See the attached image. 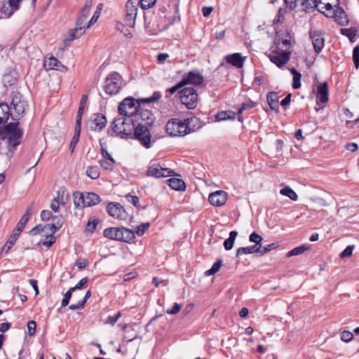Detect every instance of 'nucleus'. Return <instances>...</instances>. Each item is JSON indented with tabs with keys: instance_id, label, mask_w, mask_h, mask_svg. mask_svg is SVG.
<instances>
[{
	"instance_id": "obj_62",
	"label": "nucleus",
	"mask_w": 359,
	"mask_h": 359,
	"mask_svg": "<svg viewBox=\"0 0 359 359\" xmlns=\"http://www.w3.org/2000/svg\"><path fill=\"white\" fill-rule=\"evenodd\" d=\"M353 246L352 245H348L347 246L340 254V257L341 258H345V257H350L352 253H353Z\"/></svg>"
},
{
	"instance_id": "obj_26",
	"label": "nucleus",
	"mask_w": 359,
	"mask_h": 359,
	"mask_svg": "<svg viewBox=\"0 0 359 359\" xmlns=\"http://www.w3.org/2000/svg\"><path fill=\"white\" fill-rule=\"evenodd\" d=\"M236 114L231 111H222L215 115V120L217 121H222L226 120H234Z\"/></svg>"
},
{
	"instance_id": "obj_32",
	"label": "nucleus",
	"mask_w": 359,
	"mask_h": 359,
	"mask_svg": "<svg viewBox=\"0 0 359 359\" xmlns=\"http://www.w3.org/2000/svg\"><path fill=\"white\" fill-rule=\"evenodd\" d=\"M291 73L293 75V83L292 88L294 89H299L301 87V78L302 74L296 70L294 68L290 69Z\"/></svg>"
},
{
	"instance_id": "obj_36",
	"label": "nucleus",
	"mask_w": 359,
	"mask_h": 359,
	"mask_svg": "<svg viewBox=\"0 0 359 359\" xmlns=\"http://www.w3.org/2000/svg\"><path fill=\"white\" fill-rule=\"evenodd\" d=\"M68 198H69V194L67 192V190L65 188L61 187L57 191V197L55 198L57 201H59L60 204L65 205L67 203Z\"/></svg>"
},
{
	"instance_id": "obj_22",
	"label": "nucleus",
	"mask_w": 359,
	"mask_h": 359,
	"mask_svg": "<svg viewBox=\"0 0 359 359\" xmlns=\"http://www.w3.org/2000/svg\"><path fill=\"white\" fill-rule=\"evenodd\" d=\"M165 129L170 136L176 137L180 134V119L172 118L168 121Z\"/></svg>"
},
{
	"instance_id": "obj_13",
	"label": "nucleus",
	"mask_w": 359,
	"mask_h": 359,
	"mask_svg": "<svg viewBox=\"0 0 359 359\" xmlns=\"http://www.w3.org/2000/svg\"><path fill=\"white\" fill-rule=\"evenodd\" d=\"M147 175L158 178L166 177L172 175L178 176L179 175H175L174 171L169 168H163L159 165L154 164L148 168Z\"/></svg>"
},
{
	"instance_id": "obj_38",
	"label": "nucleus",
	"mask_w": 359,
	"mask_h": 359,
	"mask_svg": "<svg viewBox=\"0 0 359 359\" xmlns=\"http://www.w3.org/2000/svg\"><path fill=\"white\" fill-rule=\"evenodd\" d=\"M309 249V246H306V245H303L294 248L292 250L289 251L287 254V256L288 257H292V256L299 255H302V253H304L306 250H307Z\"/></svg>"
},
{
	"instance_id": "obj_12",
	"label": "nucleus",
	"mask_w": 359,
	"mask_h": 359,
	"mask_svg": "<svg viewBox=\"0 0 359 359\" xmlns=\"http://www.w3.org/2000/svg\"><path fill=\"white\" fill-rule=\"evenodd\" d=\"M62 226V218L60 217L55 224H47L44 226L41 224H38L34 228H32L29 234L32 236H36L38 234H41L42 232L47 231L48 233L50 231V233H55L57 229H59Z\"/></svg>"
},
{
	"instance_id": "obj_64",
	"label": "nucleus",
	"mask_w": 359,
	"mask_h": 359,
	"mask_svg": "<svg viewBox=\"0 0 359 359\" xmlns=\"http://www.w3.org/2000/svg\"><path fill=\"white\" fill-rule=\"evenodd\" d=\"M88 282V278H83L79 282L74 286L71 287V290L75 291L76 290L81 289Z\"/></svg>"
},
{
	"instance_id": "obj_17",
	"label": "nucleus",
	"mask_w": 359,
	"mask_h": 359,
	"mask_svg": "<svg viewBox=\"0 0 359 359\" xmlns=\"http://www.w3.org/2000/svg\"><path fill=\"white\" fill-rule=\"evenodd\" d=\"M43 66L47 70L55 69L60 72H64L67 69V67L53 55L46 56L45 57Z\"/></svg>"
},
{
	"instance_id": "obj_34",
	"label": "nucleus",
	"mask_w": 359,
	"mask_h": 359,
	"mask_svg": "<svg viewBox=\"0 0 359 359\" xmlns=\"http://www.w3.org/2000/svg\"><path fill=\"white\" fill-rule=\"evenodd\" d=\"M99 163L104 170L112 171L116 161L113 158H110V159L100 160Z\"/></svg>"
},
{
	"instance_id": "obj_5",
	"label": "nucleus",
	"mask_w": 359,
	"mask_h": 359,
	"mask_svg": "<svg viewBox=\"0 0 359 359\" xmlns=\"http://www.w3.org/2000/svg\"><path fill=\"white\" fill-rule=\"evenodd\" d=\"M181 104V136L195 132L201 128L199 119L193 115L192 113L182 111Z\"/></svg>"
},
{
	"instance_id": "obj_40",
	"label": "nucleus",
	"mask_w": 359,
	"mask_h": 359,
	"mask_svg": "<svg viewBox=\"0 0 359 359\" xmlns=\"http://www.w3.org/2000/svg\"><path fill=\"white\" fill-rule=\"evenodd\" d=\"M20 233H21L15 231V230L14 229L13 233L11 235L8 241L5 244L4 248H6L8 250H10L15 243L18 237L20 236Z\"/></svg>"
},
{
	"instance_id": "obj_28",
	"label": "nucleus",
	"mask_w": 359,
	"mask_h": 359,
	"mask_svg": "<svg viewBox=\"0 0 359 359\" xmlns=\"http://www.w3.org/2000/svg\"><path fill=\"white\" fill-rule=\"evenodd\" d=\"M333 18L341 25H344L345 23L348 22L344 11L339 6H337L335 10V14Z\"/></svg>"
},
{
	"instance_id": "obj_6",
	"label": "nucleus",
	"mask_w": 359,
	"mask_h": 359,
	"mask_svg": "<svg viewBox=\"0 0 359 359\" xmlns=\"http://www.w3.org/2000/svg\"><path fill=\"white\" fill-rule=\"evenodd\" d=\"M123 86L121 76L117 72H113L105 79L104 90L109 95L118 93Z\"/></svg>"
},
{
	"instance_id": "obj_52",
	"label": "nucleus",
	"mask_w": 359,
	"mask_h": 359,
	"mask_svg": "<svg viewBox=\"0 0 359 359\" xmlns=\"http://www.w3.org/2000/svg\"><path fill=\"white\" fill-rule=\"evenodd\" d=\"M149 222L141 224L140 225L137 226L135 233H137L138 236H142L146 231V230L149 227Z\"/></svg>"
},
{
	"instance_id": "obj_57",
	"label": "nucleus",
	"mask_w": 359,
	"mask_h": 359,
	"mask_svg": "<svg viewBox=\"0 0 359 359\" xmlns=\"http://www.w3.org/2000/svg\"><path fill=\"white\" fill-rule=\"evenodd\" d=\"M180 82L176 83L174 86L172 88H168L166 90V97H169L171 95L174 94L175 93H177V94L180 93Z\"/></svg>"
},
{
	"instance_id": "obj_4",
	"label": "nucleus",
	"mask_w": 359,
	"mask_h": 359,
	"mask_svg": "<svg viewBox=\"0 0 359 359\" xmlns=\"http://www.w3.org/2000/svg\"><path fill=\"white\" fill-rule=\"evenodd\" d=\"M18 122H13L7 124L3 129L0 135H2V138L5 136H8V143L10 146L15 148L21 142L22 137V130L18 128Z\"/></svg>"
},
{
	"instance_id": "obj_30",
	"label": "nucleus",
	"mask_w": 359,
	"mask_h": 359,
	"mask_svg": "<svg viewBox=\"0 0 359 359\" xmlns=\"http://www.w3.org/2000/svg\"><path fill=\"white\" fill-rule=\"evenodd\" d=\"M259 247L257 245H252L249 247H241L237 249L236 257H239L243 255L252 254L255 252H259Z\"/></svg>"
},
{
	"instance_id": "obj_47",
	"label": "nucleus",
	"mask_w": 359,
	"mask_h": 359,
	"mask_svg": "<svg viewBox=\"0 0 359 359\" xmlns=\"http://www.w3.org/2000/svg\"><path fill=\"white\" fill-rule=\"evenodd\" d=\"M249 240L250 242L255 243V245H257V247H259V249L262 247V238L259 234H257L255 232L252 233L250 235Z\"/></svg>"
},
{
	"instance_id": "obj_37",
	"label": "nucleus",
	"mask_w": 359,
	"mask_h": 359,
	"mask_svg": "<svg viewBox=\"0 0 359 359\" xmlns=\"http://www.w3.org/2000/svg\"><path fill=\"white\" fill-rule=\"evenodd\" d=\"M222 265V259H217L212 266V267L205 272V276H210L218 272Z\"/></svg>"
},
{
	"instance_id": "obj_45",
	"label": "nucleus",
	"mask_w": 359,
	"mask_h": 359,
	"mask_svg": "<svg viewBox=\"0 0 359 359\" xmlns=\"http://www.w3.org/2000/svg\"><path fill=\"white\" fill-rule=\"evenodd\" d=\"M92 5L93 0H86L84 6L82 7L81 10V15H84L86 18H88L90 13V8Z\"/></svg>"
},
{
	"instance_id": "obj_51",
	"label": "nucleus",
	"mask_w": 359,
	"mask_h": 359,
	"mask_svg": "<svg viewBox=\"0 0 359 359\" xmlns=\"http://www.w3.org/2000/svg\"><path fill=\"white\" fill-rule=\"evenodd\" d=\"M156 0H140V5L142 9H149L153 7Z\"/></svg>"
},
{
	"instance_id": "obj_10",
	"label": "nucleus",
	"mask_w": 359,
	"mask_h": 359,
	"mask_svg": "<svg viewBox=\"0 0 359 359\" xmlns=\"http://www.w3.org/2000/svg\"><path fill=\"white\" fill-rule=\"evenodd\" d=\"M137 15V5L136 0H128L126 4L125 24L130 27H134Z\"/></svg>"
},
{
	"instance_id": "obj_8",
	"label": "nucleus",
	"mask_w": 359,
	"mask_h": 359,
	"mask_svg": "<svg viewBox=\"0 0 359 359\" xmlns=\"http://www.w3.org/2000/svg\"><path fill=\"white\" fill-rule=\"evenodd\" d=\"M149 126L139 123L136 126H134V136L138 140L142 145L146 148L151 147V133L149 129Z\"/></svg>"
},
{
	"instance_id": "obj_1",
	"label": "nucleus",
	"mask_w": 359,
	"mask_h": 359,
	"mask_svg": "<svg viewBox=\"0 0 359 359\" xmlns=\"http://www.w3.org/2000/svg\"><path fill=\"white\" fill-rule=\"evenodd\" d=\"M203 82V76L197 72L191 71L184 75L181 80V104L184 105L186 109H194L198 100L196 90L193 87H187V86L190 84L199 86Z\"/></svg>"
},
{
	"instance_id": "obj_53",
	"label": "nucleus",
	"mask_w": 359,
	"mask_h": 359,
	"mask_svg": "<svg viewBox=\"0 0 359 359\" xmlns=\"http://www.w3.org/2000/svg\"><path fill=\"white\" fill-rule=\"evenodd\" d=\"M299 6L305 12H308L310 9L316 8L313 6L309 0H299Z\"/></svg>"
},
{
	"instance_id": "obj_63",
	"label": "nucleus",
	"mask_w": 359,
	"mask_h": 359,
	"mask_svg": "<svg viewBox=\"0 0 359 359\" xmlns=\"http://www.w3.org/2000/svg\"><path fill=\"white\" fill-rule=\"evenodd\" d=\"M285 4L290 8V10L294 9L298 5H299V0H284Z\"/></svg>"
},
{
	"instance_id": "obj_7",
	"label": "nucleus",
	"mask_w": 359,
	"mask_h": 359,
	"mask_svg": "<svg viewBox=\"0 0 359 359\" xmlns=\"http://www.w3.org/2000/svg\"><path fill=\"white\" fill-rule=\"evenodd\" d=\"M112 129L118 135H131L134 130L133 120L127 118H115L112 123Z\"/></svg>"
},
{
	"instance_id": "obj_59",
	"label": "nucleus",
	"mask_w": 359,
	"mask_h": 359,
	"mask_svg": "<svg viewBox=\"0 0 359 359\" xmlns=\"http://www.w3.org/2000/svg\"><path fill=\"white\" fill-rule=\"evenodd\" d=\"M84 108H85V107L79 105V109H78V111H77V116H76V126H75L81 127V118H82V115H83V111H84Z\"/></svg>"
},
{
	"instance_id": "obj_11",
	"label": "nucleus",
	"mask_w": 359,
	"mask_h": 359,
	"mask_svg": "<svg viewBox=\"0 0 359 359\" xmlns=\"http://www.w3.org/2000/svg\"><path fill=\"white\" fill-rule=\"evenodd\" d=\"M107 211L110 216L119 220L126 221L129 217L128 213L118 203H109L107 206Z\"/></svg>"
},
{
	"instance_id": "obj_19",
	"label": "nucleus",
	"mask_w": 359,
	"mask_h": 359,
	"mask_svg": "<svg viewBox=\"0 0 359 359\" xmlns=\"http://www.w3.org/2000/svg\"><path fill=\"white\" fill-rule=\"evenodd\" d=\"M107 124L105 116L101 114H95L91 117L90 128L95 131H101Z\"/></svg>"
},
{
	"instance_id": "obj_48",
	"label": "nucleus",
	"mask_w": 359,
	"mask_h": 359,
	"mask_svg": "<svg viewBox=\"0 0 359 359\" xmlns=\"http://www.w3.org/2000/svg\"><path fill=\"white\" fill-rule=\"evenodd\" d=\"M256 106V102L249 100L246 102L242 104L241 107L238 111V114H241L244 110L252 109Z\"/></svg>"
},
{
	"instance_id": "obj_3",
	"label": "nucleus",
	"mask_w": 359,
	"mask_h": 359,
	"mask_svg": "<svg viewBox=\"0 0 359 359\" xmlns=\"http://www.w3.org/2000/svg\"><path fill=\"white\" fill-rule=\"evenodd\" d=\"M104 237L111 240L130 243L135 240V232L125 227H110L104 230Z\"/></svg>"
},
{
	"instance_id": "obj_56",
	"label": "nucleus",
	"mask_w": 359,
	"mask_h": 359,
	"mask_svg": "<svg viewBox=\"0 0 359 359\" xmlns=\"http://www.w3.org/2000/svg\"><path fill=\"white\" fill-rule=\"evenodd\" d=\"M73 292L74 291L71 290V288H69V290L65 294L64 298L61 302V305L62 307H65L69 304Z\"/></svg>"
},
{
	"instance_id": "obj_44",
	"label": "nucleus",
	"mask_w": 359,
	"mask_h": 359,
	"mask_svg": "<svg viewBox=\"0 0 359 359\" xmlns=\"http://www.w3.org/2000/svg\"><path fill=\"white\" fill-rule=\"evenodd\" d=\"M102 7H103L102 4H98V6L97 7V11L95 12L93 16L91 18L90 20L88 22V25H86V27H90L92 25H93L95 22H97V20L100 18V11L102 9Z\"/></svg>"
},
{
	"instance_id": "obj_42",
	"label": "nucleus",
	"mask_w": 359,
	"mask_h": 359,
	"mask_svg": "<svg viewBox=\"0 0 359 359\" xmlns=\"http://www.w3.org/2000/svg\"><path fill=\"white\" fill-rule=\"evenodd\" d=\"M21 0H9L8 1V3H9V6L11 7V10L9 12H6V10H4V7L2 8L4 13L8 15V17H10L15 11L18 10V3Z\"/></svg>"
},
{
	"instance_id": "obj_55",
	"label": "nucleus",
	"mask_w": 359,
	"mask_h": 359,
	"mask_svg": "<svg viewBox=\"0 0 359 359\" xmlns=\"http://www.w3.org/2000/svg\"><path fill=\"white\" fill-rule=\"evenodd\" d=\"M353 60L355 68H359V46H357L353 48Z\"/></svg>"
},
{
	"instance_id": "obj_25",
	"label": "nucleus",
	"mask_w": 359,
	"mask_h": 359,
	"mask_svg": "<svg viewBox=\"0 0 359 359\" xmlns=\"http://www.w3.org/2000/svg\"><path fill=\"white\" fill-rule=\"evenodd\" d=\"M267 102L270 107V108L276 111H278L279 104H278V96L275 92H269L266 96Z\"/></svg>"
},
{
	"instance_id": "obj_61",
	"label": "nucleus",
	"mask_w": 359,
	"mask_h": 359,
	"mask_svg": "<svg viewBox=\"0 0 359 359\" xmlns=\"http://www.w3.org/2000/svg\"><path fill=\"white\" fill-rule=\"evenodd\" d=\"M121 316V313L118 311L115 316H109L107 319L105 321L106 324H110L111 325H114L118 318Z\"/></svg>"
},
{
	"instance_id": "obj_15",
	"label": "nucleus",
	"mask_w": 359,
	"mask_h": 359,
	"mask_svg": "<svg viewBox=\"0 0 359 359\" xmlns=\"http://www.w3.org/2000/svg\"><path fill=\"white\" fill-rule=\"evenodd\" d=\"M227 198L228 194L226 191L218 190L209 195L208 201L212 205L219 207L226 203Z\"/></svg>"
},
{
	"instance_id": "obj_60",
	"label": "nucleus",
	"mask_w": 359,
	"mask_h": 359,
	"mask_svg": "<svg viewBox=\"0 0 359 359\" xmlns=\"http://www.w3.org/2000/svg\"><path fill=\"white\" fill-rule=\"evenodd\" d=\"M36 323L34 320H29L27 323V330L29 336H33L36 332Z\"/></svg>"
},
{
	"instance_id": "obj_23",
	"label": "nucleus",
	"mask_w": 359,
	"mask_h": 359,
	"mask_svg": "<svg viewBox=\"0 0 359 359\" xmlns=\"http://www.w3.org/2000/svg\"><path fill=\"white\" fill-rule=\"evenodd\" d=\"M138 111L139 113H137L136 115L139 116L142 121H145L144 125L151 126L154 120L151 111L148 109H141L140 107L138 109Z\"/></svg>"
},
{
	"instance_id": "obj_31",
	"label": "nucleus",
	"mask_w": 359,
	"mask_h": 359,
	"mask_svg": "<svg viewBox=\"0 0 359 359\" xmlns=\"http://www.w3.org/2000/svg\"><path fill=\"white\" fill-rule=\"evenodd\" d=\"M238 235V232L236 231H231L229 233V237L226 238L224 242V247L226 250H230L233 247L234 241Z\"/></svg>"
},
{
	"instance_id": "obj_2",
	"label": "nucleus",
	"mask_w": 359,
	"mask_h": 359,
	"mask_svg": "<svg viewBox=\"0 0 359 359\" xmlns=\"http://www.w3.org/2000/svg\"><path fill=\"white\" fill-rule=\"evenodd\" d=\"M161 97L159 91H155L152 96L148 98H142L138 100L128 97L125 98L118 106V112L121 115L128 116L129 118L136 115L138 112L141 103H151L158 100Z\"/></svg>"
},
{
	"instance_id": "obj_21",
	"label": "nucleus",
	"mask_w": 359,
	"mask_h": 359,
	"mask_svg": "<svg viewBox=\"0 0 359 359\" xmlns=\"http://www.w3.org/2000/svg\"><path fill=\"white\" fill-rule=\"evenodd\" d=\"M224 59L227 63L231 64L236 68H242L245 57H242L240 53H233L227 55L225 56Z\"/></svg>"
},
{
	"instance_id": "obj_49",
	"label": "nucleus",
	"mask_w": 359,
	"mask_h": 359,
	"mask_svg": "<svg viewBox=\"0 0 359 359\" xmlns=\"http://www.w3.org/2000/svg\"><path fill=\"white\" fill-rule=\"evenodd\" d=\"M336 2L337 4L339 3L338 1H336L335 0H330V1L325 2V0L323 1V3H320V4H323L324 6L321 8H318L319 11H322L323 10L326 11H331L333 8V4Z\"/></svg>"
},
{
	"instance_id": "obj_54",
	"label": "nucleus",
	"mask_w": 359,
	"mask_h": 359,
	"mask_svg": "<svg viewBox=\"0 0 359 359\" xmlns=\"http://www.w3.org/2000/svg\"><path fill=\"white\" fill-rule=\"evenodd\" d=\"M340 338L344 342H349L353 339V335L350 331L344 330L341 333Z\"/></svg>"
},
{
	"instance_id": "obj_39",
	"label": "nucleus",
	"mask_w": 359,
	"mask_h": 359,
	"mask_svg": "<svg viewBox=\"0 0 359 359\" xmlns=\"http://www.w3.org/2000/svg\"><path fill=\"white\" fill-rule=\"evenodd\" d=\"M54 234L55 233H50V231L47 234H44L43 236L46 237V241H41L39 244H41L47 248H50L55 242V238L53 236Z\"/></svg>"
},
{
	"instance_id": "obj_14",
	"label": "nucleus",
	"mask_w": 359,
	"mask_h": 359,
	"mask_svg": "<svg viewBox=\"0 0 359 359\" xmlns=\"http://www.w3.org/2000/svg\"><path fill=\"white\" fill-rule=\"evenodd\" d=\"M87 18L84 15L80 14V16L77 18L76 22V27L74 30L70 33L69 37L66 39L67 41H72L85 33L86 26L84 25V22L86 20Z\"/></svg>"
},
{
	"instance_id": "obj_20",
	"label": "nucleus",
	"mask_w": 359,
	"mask_h": 359,
	"mask_svg": "<svg viewBox=\"0 0 359 359\" xmlns=\"http://www.w3.org/2000/svg\"><path fill=\"white\" fill-rule=\"evenodd\" d=\"M310 37L316 53H319L322 51L325 46V39L322 37L320 32L314 31L309 32Z\"/></svg>"
},
{
	"instance_id": "obj_43",
	"label": "nucleus",
	"mask_w": 359,
	"mask_h": 359,
	"mask_svg": "<svg viewBox=\"0 0 359 359\" xmlns=\"http://www.w3.org/2000/svg\"><path fill=\"white\" fill-rule=\"evenodd\" d=\"M126 200L128 203L133 204L135 207L138 209H144V207H142L139 203V198L137 196H134L132 194H127L126 196Z\"/></svg>"
},
{
	"instance_id": "obj_58",
	"label": "nucleus",
	"mask_w": 359,
	"mask_h": 359,
	"mask_svg": "<svg viewBox=\"0 0 359 359\" xmlns=\"http://www.w3.org/2000/svg\"><path fill=\"white\" fill-rule=\"evenodd\" d=\"M278 247L277 243H271L267 245L266 246H264L262 249L260 248L259 253L263 255L266 254L267 252H270L271 250L275 249Z\"/></svg>"
},
{
	"instance_id": "obj_46",
	"label": "nucleus",
	"mask_w": 359,
	"mask_h": 359,
	"mask_svg": "<svg viewBox=\"0 0 359 359\" xmlns=\"http://www.w3.org/2000/svg\"><path fill=\"white\" fill-rule=\"evenodd\" d=\"M29 220V217H27V215H23L20 218V221L17 224V227L15 229V231L21 233L25 228L27 222Z\"/></svg>"
},
{
	"instance_id": "obj_16",
	"label": "nucleus",
	"mask_w": 359,
	"mask_h": 359,
	"mask_svg": "<svg viewBox=\"0 0 359 359\" xmlns=\"http://www.w3.org/2000/svg\"><path fill=\"white\" fill-rule=\"evenodd\" d=\"M290 52H275L269 55V59L278 67H282L290 60Z\"/></svg>"
},
{
	"instance_id": "obj_27",
	"label": "nucleus",
	"mask_w": 359,
	"mask_h": 359,
	"mask_svg": "<svg viewBox=\"0 0 359 359\" xmlns=\"http://www.w3.org/2000/svg\"><path fill=\"white\" fill-rule=\"evenodd\" d=\"M74 204L76 208H83L86 206V201L84 193L79 191L74 192L73 194Z\"/></svg>"
},
{
	"instance_id": "obj_18",
	"label": "nucleus",
	"mask_w": 359,
	"mask_h": 359,
	"mask_svg": "<svg viewBox=\"0 0 359 359\" xmlns=\"http://www.w3.org/2000/svg\"><path fill=\"white\" fill-rule=\"evenodd\" d=\"M317 104H325L329 100V88L327 82L319 83L317 87Z\"/></svg>"
},
{
	"instance_id": "obj_35",
	"label": "nucleus",
	"mask_w": 359,
	"mask_h": 359,
	"mask_svg": "<svg viewBox=\"0 0 359 359\" xmlns=\"http://www.w3.org/2000/svg\"><path fill=\"white\" fill-rule=\"evenodd\" d=\"M280 193L290 198L292 201H297L298 198L297 194L295 193L294 190H292L290 187H285L280 191Z\"/></svg>"
},
{
	"instance_id": "obj_29",
	"label": "nucleus",
	"mask_w": 359,
	"mask_h": 359,
	"mask_svg": "<svg viewBox=\"0 0 359 359\" xmlns=\"http://www.w3.org/2000/svg\"><path fill=\"white\" fill-rule=\"evenodd\" d=\"M10 115V108L7 104H0V126L6 123Z\"/></svg>"
},
{
	"instance_id": "obj_33",
	"label": "nucleus",
	"mask_w": 359,
	"mask_h": 359,
	"mask_svg": "<svg viewBox=\"0 0 359 359\" xmlns=\"http://www.w3.org/2000/svg\"><path fill=\"white\" fill-rule=\"evenodd\" d=\"M86 175L93 180L100 177V169L97 165H92L87 168Z\"/></svg>"
},
{
	"instance_id": "obj_24",
	"label": "nucleus",
	"mask_w": 359,
	"mask_h": 359,
	"mask_svg": "<svg viewBox=\"0 0 359 359\" xmlns=\"http://www.w3.org/2000/svg\"><path fill=\"white\" fill-rule=\"evenodd\" d=\"M86 206L90 207L95 205L100 202V197L93 192L84 193Z\"/></svg>"
},
{
	"instance_id": "obj_41",
	"label": "nucleus",
	"mask_w": 359,
	"mask_h": 359,
	"mask_svg": "<svg viewBox=\"0 0 359 359\" xmlns=\"http://www.w3.org/2000/svg\"><path fill=\"white\" fill-rule=\"evenodd\" d=\"M80 133H81V127L75 126L74 135L73 138L69 144V147L72 149V152L74 151L76 144L79 142Z\"/></svg>"
},
{
	"instance_id": "obj_50",
	"label": "nucleus",
	"mask_w": 359,
	"mask_h": 359,
	"mask_svg": "<svg viewBox=\"0 0 359 359\" xmlns=\"http://www.w3.org/2000/svg\"><path fill=\"white\" fill-rule=\"evenodd\" d=\"M166 182L169 187H170L172 189L180 191V179L170 178Z\"/></svg>"
},
{
	"instance_id": "obj_9",
	"label": "nucleus",
	"mask_w": 359,
	"mask_h": 359,
	"mask_svg": "<svg viewBox=\"0 0 359 359\" xmlns=\"http://www.w3.org/2000/svg\"><path fill=\"white\" fill-rule=\"evenodd\" d=\"M15 114H10L13 116V119H19L25 113L27 107V102L22 99V95L19 93H15L12 95V100L11 103Z\"/></svg>"
}]
</instances>
